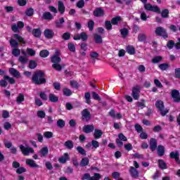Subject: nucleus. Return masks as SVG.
Returning a JSON list of instances; mask_svg holds the SVG:
<instances>
[{
	"label": "nucleus",
	"instance_id": "f257e3e1",
	"mask_svg": "<svg viewBox=\"0 0 180 180\" xmlns=\"http://www.w3.org/2000/svg\"><path fill=\"white\" fill-rule=\"evenodd\" d=\"M144 8L146 11H150L151 12H155L156 13H161L162 18H167L169 16V11L167 8H165L161 11V9H160L158 6H152L151 4H145Z\"/></svg>",
	"mask_w": 180,
	"mask_h": 180
},
{
	"label": "nucleus",
	"instance_id": "f03ea898",
	"mask_svg": "<svg viewBox=\"0 0 180 180\" xmlns=\"http://www.w3.org/2000/svg\"><path fill=\"white\" fill-rule=\"evenodd\" d=\"M32 82L37 85H40L46 82V79H44V73L42 71L36 72L32 77Z\"/></svg>",
	"mask_w": 180,
	"mask_h": 180
},
{
	"label": "nucleus",
	"instance_id": "7ed1b4c3",
	"mask_svg": "<svg viewBox=\"0 0 180 180\" xmlns=\"http://www.w3.org/2000/svg\"><path fill=\"white\" fill-rule=\"evenodd\" d=\"M51 61L53 63L52 67L56 71H61L63 70V66L60 64L61 62V58L58 55H53L51 57Z\"/></svg>",
	"mask_w": 180,
	"mask_h": 180
},
{
	"label": "nucleus",
	"instance_id": "20e7f679",
	"mask_svg": "<svg viewBox=\"0 0 180 180\" xmlns=\"http://www.w3.org/2000/svg\"><path fill=\"white\" fill-rule=\"evenodd\" d=\"M20 149L21 150L22 154H23V155L28 156L30 155V154H34V150L27 145L25 146L20 145Z\"/></svg>",
	"mask_w": 180,
	"mask_h": 180
},
{
	"label": "nucleus",
	"instance_id": "39448f33",
	"mask_svg": "<svg viewBox=\"0 0 180 180\" xmlns=\"http://www.w3.org/2000/svg\"><path fill=\"white\" fill-rule=\"evenodd\" d=\"M157 109H159L162 116H165L168 113V110L164 109V102L162 101H158L155 103Z\"/></svg>",
	"mask_w": 180,
	"mask_h": 180
},
{
	"label": "nucleus",
	"instance_id": "423d86ee",
	"mask_svg": "<svg viewBox=\"0 0 180 180\" xmlns=\"http://www.w3.org/2000/svg\"><path fill=\"white\" fill-rule=\"evenodd\" d=\"M155 34L158 36H162V37H168V34H167V31L165 30V29L161 27H158V28H156Z\"/></svg>",
	"mask_w": 180,
	"mask_h": 180
},
{
	"label": "nucleus",
	"instance_id": "0eeeda50",
	"mask_svg": "<svg viewBox=\"0 0 180 180\" xmlns=\"http://www.w3.org/2000/svg\"><path fill=\"white\" fill-rule=\"evenodd\" d=\"M74 40H82L83 41H86V40H88V35L85 32L75 34L74 36Z\"/></svg>",
	"mask_w": 180,
	"mask_h": 180
},
{
	"label": "nucleus",
	"instance_id": "6e6552de",
	"mask_svg": "<svg viewBox=\"0 0 180 180\" xmlns=\"http://www.w3.org/2000/svg\"><path fill=\"white\" fill-rule=\"evenodd\" d=\"M25 26V24L23 23V22L22 21H19L18 23H17V25L16 24H13L11 27V29L13 30V32H20V30L22 29V27H24Z\"/></svg>",
	"mask_w": 180,
	"mask_h": 180
},
{
	"label": "nucleus",
	"instance_id": "1a4fd4ad",
	"mask_svg": "<svg viewBox=\"0 0 180 180\" xmlns=\"http://www.w3.org/2000/svg\"><path fill=\"white\" fill-rule=\"evenodd\" d=\"M132 96L136 101L140 98V87L135 86L132 89Z\"/></svg>",
	"mask_w": 180,
	"mask_h": 180
},
{
	"label": "nucleus",
	"instance_id": "9d476101",
	"mask_svg": "<svg viewBox=\"0 0 180 180\" xmlns=\"http://www.w3.org/2000/svg\"><path fill=\"white\" fill-rule=\"evenodd\" d=\"M82 119L84 122H89L91 120V113L85 109L82 112Z\"/></svg>",
	"mask_w": 180,
	"mask_h": 180
},
{
	"label": "nucleus",
	"instance_id": "9b49d317",
	"mask_svg": "<svg viewBox=\"0 0 180 180\" xmlns=\"http://www.w3.org/2000/svg\"><path fill=\"white\" fill-rule=\"evenodd\" d=\"M25 163L31 168H39V165L33 159H26Z\"/></svg>",
	"mask_w": 180,
	"mask_h": 180
},
{
	"label": "nucleus",
	"instance_id": "f8f14e48",
	"mask_svg": "<svg viewBox=\"0 0 180 180\" xmlns=\"http://www.w3.org/2000/svg\"><path fill=\"white\" fill-rule=\"evenodd\" d=\"M172 97L174 102H180V94L178 90H173L172 91Z\"/></svg>",
	"mask_w": 180,
	"mask_h": 180
},
{
	"label": "nucleus",
	"instance_id": "ddd939ff",
	"mask_svg": "<svg viewBox=\"0 0 180 180\" xmlns=\"http://www.w3.org/2000/svg\"><path fill=\"white\" fill-rule=\"evenodd\" d=\"M170 158L175 160L176 164H180L179 152L175 151L170 153Z\"/></svg>",
	"mask_w": 180,
	"mask_h": 180
},
{
	"label": "nucleus",
	"instance_id": "4468645a",
	"mask_svg": "<svg viewBox=\"0 0 180 180\" xmlns=\"http://www.w3.org/2000/svg\"><path fill=\"white\" fill-rule=\"evenodd\" d=\"M44 34L46 39H53L54 37V32L52 30L46 29L44 32Z\"/></svg>",
	"mask_w": 180,
	"mask_h": 180
},
{
	"label": "nucleus",
	"instance_id": "2eb2a0df",
	"mask_svg": "<svg viewBox=\"0 0 180 180\" xmlns=\"http://www.w3.org/2000/svg\"><path fill=\"white\" fill-rule=\"evenodd\" d=\"M94 16L99 18V17L103 16L105 15V11H103V9H102L101 8H97L94 10Z\"/></svg>",
	"mask_w": 180,
	"mask_h": 180
},
{
	"label": "nucleus",
	"instance_id": "dca6fc26",
	"mask_svg": "<svg viewBox=\"0 0 180 180\" xmlns=\"http://www.w3.org/2000/svg\"><path fill=\"white\" fill-rule=\"evenodd\" d=\"M69 160H70V155H68V153H65L63 154L62 157L59 158L58 161L61 164H65V162H67V161H68Z\"/></svg>",
	"mask_w": 180,
	"mask_h": 180
},
{
	"label": "nucleus",
	"instance_id": "f3484780",
	"mask_svg": "<svg viewBox=\"0 0 180 180\" xmlns=\"http://www.w3.org/2000/svg\"><path fill=\"white\" fill-rule=\"evenodd\" d=\"M40 157H46L49 154V148L47 146L43 147L39 152Z\"/></svg>",
	"mask_w": 180,
	"mask_h": 180
},
{
	"label": "nucleus",
	"instance_id": "a211bd4d",
	"mask_svg": "<svg viewBox=\"0 0 180 180\" xmlns=\"http://www.w3.org/2000/svg\"><path fill=\"white\" fill-rule=\"evenodd\" d=\"M9 72L13 75V77H15V78H20V73L16 69L10 68Z\"/></svg>",
	"mask_w": 180,
	"mask_h": 180
},
{
	"label": "nucleus",
	"instance_id": "6ab92c4d",
	"mask_svg": "<svg viewBox=\"0 0 180 180\" xmlns=\"http://www.w3.org/2000/svg\"><path fill=\"white\" fill-rule=\"evenodd\" d=\"M65 22V20H64V18H59L58 20H56L55 22V25H56V27H58V28L64 27Z\"/></svg>",
	"mask_w": 180,
	"mask_h": 180
},
{
	"label": "nucleus",
	"instance_id": "aec40b11",
	"mask_svg": "<svg viewBox=\"0 0 180 180\" xmlns=\"http://www.w3.org/2000/svg\"><path fill=\"white\" fill-rule=\"evenodd\" d=\"M150 146L152 151H155V149L157 148V140L151 139L150 141Z\"/></svg>",
	"mask_w": 180,
	"mask_h": 180
},
{
	"label": "nucleus",
	"instance_id": "412c9836",
	"mask_svg": "<svg viewBox=\"0 0 180 180\" xmlns=\"http://www.w3.org/2000/svg\"><path fill=\"white\" fill-rule=\"evenodd\" d=\"M94 129V125H86L83 127V131H84V133H92Z\"/></svg>",
	"mask_w": 180,
	"mask_h": 180
},
{
	"label": "nucleus",
	"instance_id": "4be33fe9",
	"mask_svg": "<svg viewBox=\"0 0 180 180\" xmlns=\"http://www.w3.org/2000/svg\"><path fill=\"white\" fill-rule=\"evenodd\" d=\"M58 8L60 13H64L65 11V6H64V3H63V1H59L58 2Z\"/></svg>",
	"mask_w": 180,
	"mask_h": 180
},
{
	"label": "nucleus",
	"instance_id": "5701e85b",
	"mask_svg": "<svg viewBox=\"0 0 180 180\" xmlns=\"http://www.w3.org/2000/svg\"><path fill=\"white\" fill-rule=\"evenodd\" d=\"M42 18L46 20H51L53 19V16L50 12H45L43 13Z\"/></svg>",
	"mask_w": 180,
	"mask_h": 180
},
{
	"label": "nucleus",
	"instance_id": "b1692460",
	"mask_svg": "<svg viewBox=\"0 0 180 180\" xmlns=\"http://www.w3.org/2000/svg\"><path fill=\"white\" fill-rule=\"evenodd\" d=\"M129 172L133 178H137L139 176V172L133 167H131Z\"/></svg>",
	"mask_w": 180,
	"mask_h": 180
},
{
	"label": "nucleus",
	"instance_id": "393cba45",
	"mask_svg": "<svg viewBox=\"0 0 180 180\" xmlns=\"http://www.w3.org/2000/svg\"><path fill=\"white\" fill-rule=\"evenodd\" d=\"M94 40L97 44H102L103 43V41L102 40V37L99 34H94Z\"/></svg>",
	"mask_w": 180,
	"mask_h": 180
},
{
	"label": "nucleus",
	"instance_id": "a878e982",
	"mask_svg": "<svg viewBox=\"0 0 180 180\" xmlns=\"http://www.w3.org/2000/svg\"><path fill=\"white\" fill-rule=\"evenodd\" d=\"M102 134H103V133L102 132V131L99 130V129H95L94 130V139H101V137H102Z\"/></svg>",
	"mask_w": 180,
	"mask_h": 180
},
{
	"label": "nucleus",
	"instance_id": "bb28decb",
	"mask_svg": "<svg viewBox=\"0 0 180 180\" xmlns=\"http://www.w3.org/2000/svg\"><path fill=\"white\" fill-rule=\"evenodd\" d=\"M158 155L162 156L165 154V148L162 146H159L158 147Z\"/></svg>",
	"mask_w": 180,
	"mask_h": 180
},
{
	"label": "nucleus",
	"instance_id": "cd10ccee",
	"mask_svg": "<svg viewBox=\"0 0 180 180\" xmlns=\"http://www.w3.org/2000/svg\"><path fill=\"white\" fill-rule=\"evenodd\" d=\"M50 55V52L49 51L44 49L39 52L40 57H42L43 58H46V57H49Z\"/></svg>",
	"mask_w": 180,
	"mask_h": 180
},
{
	"label": "nucleus",
	"instance_id": "c85d7f7f",
	"mask_svg": "<svg viewBox=\"0 0 180 180\" xmlns=\"http://www.w3.org/2000/svg\"><path fill=\"white\" fill-rule=\"evenodd\" d=\"M25 101V96L22 94H20L17 98H16V102L17 103H18V105H20V103L21 102H24Z\"/></svg>",
	"mask_w": 180,
	"mask_h": 180
},
{
	"label": "nucleus",
	"instance_id": "c756f323",
	"mask_svg": "<svg viewBox=\"0 0 180 180\" xmlns=\"http://www.w3.org/2000/svg\"><path fill=\"white\" fill-rule=\"evenodd\" d=\"M49 98L51 102L56 103L58 101V97L53 94H50Z\"/></svg>",
	"mask_w": 180,
	"mask_h": 180
},
{
	"label": "nucleus",
	"instance_id": "7c9ffc66",
	"mask_svg": "<svg viewBox=\"0 0 180 180\" xmlns=\"http://www.w3.org/2000/svg\"><path fill=\"white\" fill-rule=\"evenodd\" d=\"M64 146L69 150H71V148H74V143H72V141H68L65 142Z\"/></svg>",
	"mask_w": 180,
	"mask_h": 180
},
{
	"label": "nucleus",
	"instance_id": "2f4dec72",
	"mask_svg": "<svg viewBox=\"0 0 180 180\" xmlns=\"http://www.w3.org/2000/svg\"><path fill=\"white\" fill-rule=\"evenodd\" d=\"M162 61V57L161 56H155L152 58V63L153 64H158V63H161Z\"/></svg>",
	"mask_w": 180,
	"mask_h": 180
},
{
	"label": "nucleus",
	"instance_id": "473e14b6",
	"mask_svg": "<svg viewBox=\"0 0 180 180\" xmlns=\"http://www.w3.org/2000/svg\"><path fill=\"white\" fill-rule=\"evenodd\" d=\"M88 164H89V159H88V158H84L82 159L80 162L81 167H86V165H88Z\"/></svg>",
	"mask_w": 180,
	"mask_h": 180
},
{
	"label": "nucleus",
	"instance_id": "72a5a7b5",
	"mask_svg": "<svg viewBox=\"0 0 180 180\" xmlns=\"http://www.w3.org/2000/svg\"><path fill=\"white\" fill-rule=\"evenodd\" d=\"M32 34H34L35 37H40V36H41V31L40 29H34L32 31Z\"/></svg>",
	"mask_w": 180,
	"mask_h": 180
},
{
	"label": "nucleus",
	"instance_id": "f704fd0d",
	"mask_svg": "<svg viewBox=\"0 0 180 180\" xmlns=\"http://www.w3.org/2000/svg\"><path fill=\"white\" fill-rule=\"evenodd\" d=\"M160 70L162 71H166L167 68H169V64L168 63H162L159 65Z\"/></svg>",
	"mask_w": 180,
	"mask_h": 180
},
{
	"label": "nucleus",
	"instance_id": "c9c22d12",
	"mask_svg": "<svg viewBox=\"0 0 180 180\" xmlns=\"http://www.w3.org/2000/svg\"><path fill=\"white\" fill-rule=\"evenodd\" d=\"M12 54L15 57H19V56H20V49L18 48H14L12 51Z\"/></svg>",
	"mask_w": 180,
	"mask_h": 180
},
{
	"label": "nucleus",
	"instance_id": "e433bc0d",
	"mask_svg": "<svg viewBox=\"0 0 180 180\" xmlns=\"http://www.w3.org/2000/svg\"><path fill=\"white\" fill-rule=\"evenodd\" d=\"M27 54L28 56H30L31 57H33V56H36V51H34L30 48H27Z\"/></svg>",
	"mask_w": 180,
	"mask_h": 180
},
{
	"label": "nucleus",
	"instance_id": "4c0bfd02",
	"mask_svg": "<svg viewBox=\"0 0 180 180\" xmlns=\"http://www.w3.org/2000/svg\"><path fill=\"white\" fill-rule=\"evenodd\" d=\"M10 44L11 47H13V49H18V46H19V43H18L15 39H11L10 41Z\"/></svg>",
	"mask_w": 180,
	"mask_h": 180
},
{
	"label": "nucleus",
	"instance_id": "58836bf2",
	"mask_svg": "<svg viewBox=\"0 0 180 180\" xmlns=\"http://www.w3.org/2000/svg\"><path fill=\"white\" fill-rule=\"evenodd\" d=\"M18 61L21 63V64H26V63H27V58L26 56H20Z\"/></svg>",
	"mask_w": 180,
	"mask_h": 180
},
{
	"label": "nucleus",
	"instance_id": "ea45409f",
	"mask_svg": "<svg viewBox=\"0 0 180 180\" xmlns=\"http://www.w3.org/2000/svg\"><path fill=\"white\" fill-rule=\"evenodd\" d=\"M57 126L60 127V129H63V127L65 126V122H64L63 120H58L57 121Z\"/></svg>",
	"mask_w": 180,
	"mask_h": 180
},
{
	"label": "nucleus",
	"instance_id": "a19ab883",
	"mask_svg": "<svg viewBox=\"0 0 180 180\" xmlns=\"http://www.w3.org/2000/svg\"><path fill=\"white\" fill-rule=\"evenodd\" d=\"M84 98L86 99V103L89 105L91 103V94L85 93Z\"/></svg>",
	"mask_w": 180,
	"mask_h": 180
},
{
	"label": "nucleus",
	"instance_id": "79ce46f5",
	"mask_svg": "<svg viewBox=\"0 0 180 180\" xmlns=\"http://www.w3.org/2000/svg\"><path fill=\"white\" fill-rule=\"evenodd\" d=\"M120 17H115L111 20L112 25H117L120 22Z\"/></svg>",
	"mask_w": 180,
	"mask_h": 180
},
{
	"label": "nucleus",
	"instance_id": "37998d69",
	"mask_svg": "<svg viewBox=\"0 0 180 180\" xmlns=\"http://www.w3.org/2000/svg\"><path fill=\"white\" fill-rule=\"evenodd\" d=\"M141 20H143V22H146L147 20V19H148V18H150V16H148L147 14H146V13L142 12L141 13V16H140Z\"/></svg>",
	"mask_w": 180,
	"mask_h": 180
},
{
	"label": "nucleus",
	"instance_id": "c03bdc74",
	"mask_svg": "<svg viewBox=\"0 0 180 180\" xmlns=\"http://www.w3.org/2000/svg\"><path fill=\"white\" fill-rule=\"evenodd\" d=\"M147 39V36L145 34H139L138 36L139 41H144Z\"/></svg>",
	"mask_w": 180,
	"mask_h": 180
},
{
	"label": "nucleus",
	"instance_id": "a18cd8bd",
	"mask_svg": "<svg viewBox=\"0 0 180 180\" xmlns=\"http://www.w3.org/2000/svg\"><path fill=\"white\" fill-rule=\"evenodd\" d=\"M127 53L129 54H131V55L134 54V51H135L134 47H133V46H127Z\"/></svg>",
	"mask_w": 180,
	"mask_h": 180
},
{
	"label": "nucleus",
	"instance_id": "49530a36",
	"mask_svg": "<svg viewBox=\"0 0 180 180\" xmlns=\"http://www.w3.org/2000/svg\"><path fill=\"white\" fill-rule=\"evenodd\" d=\"M44 137H45L46 139H51V137H53V132L51 131L44 132Z\"/></svg>",
	"mask_w": 180,
	"mask_h": 180
},
{
	"label": "nucleus",
	"instance_id": "de8ad7c7",
	"mask_svg": "<svg viewBox=\"0 0 180 180\" xmlns=\"http://www.w3.org/2000/svg\"><path fill=\"white\" fill-rule=\"evenodd\" d=\"M63 94L65 96H70V95H72V92L67 88L63 89Z\"/></svg>",
	"mask_w": 180,
	"mask_h": 180
},
{
	"label": "nucleus",
	"instance_id": "09e8293b",
	"mask_svg": "<svg viewBox=\"0 0 180 180\" xmlns=\"http://www.w3.org/2000/svg\"><path fill=\"white\" fill-rule=\"evenodd\" d=\"M37 116L41 119H44V117H46V112L43 110H39L37 112Z\"/></svg>",
	"mask_w": 180,
	"mask_h": 180
},
{
	"label": "nucleus",
	"instance_id": "8fccbe9b",
	"mask_svg": "<svg viewBox=\"0 0 180 180\" xmlns=\"http://www.w3.org/2000/svg\"><path fill=\"white\" fill-rule=\"evenodd\" d=\"M29 67H30V68L33 70V69L36 68V67H37V63L34 60H31V61H30Z\"/></svg>",
	"mask_w": 180,
	"mask_h": 180
},
{
	"label": "nucleus",
	"instance_id": "3c124183",
	"mask_svg": "<svg viewBox=\"0 0 180 180\" xmlns=\"http://www.w3.org/2000/svg\"><path fill=\"white\" fill-rule=\"evenodd\" d=\"M14 38L17 39V40H18V41H20V43H23V44H25V39H23V38L20 37L19 34H14Z\"/></svg>",
	"mask_w": 180,
	"mask_h": 180
},
{
	"label": "nucleus",
	"instance_id": "603ef678",
	"mask_svg": "<svg viewBox=\"0 0 180 180\" xmlns=\"http://www.w3.org/2000/svg\"><path fill=\"white\" fill-rule=\"evenodd\" d=\"M159 167H160V168H162V169H166L167 164L165 163L163 160H159Z\"/></svg>",
	"mask_w": 180,
	"mask_h": 180
},
{
	"label": "nucleus",
	"instance_id": "864d4df0",
	"mask_svg": "<svg viewBox=\"0 0 180 180\" xmlns=\"http://www.w3.org/2000/svg\"><path fill=\"white\" fill-rule=\"evenodd\" d=\"M94 25H95V22H94V20H91L89 21L88 27H89V30H91V31L94 30Z\"/></svg>",
	"mask_w": 180,
	"mask_h": 180
},
{
	"label": "nucleus",
	"instance_id": "5fc2aeb1",
	"mask_svg": "<svg viewBox=\"0 0 180 180\" xmlns=\"http://www.w3.org/2000/svg\"><path fill=\"white\" fill-rule=\"evenodd\" d=\"M77 150L78 151V153H79V154H82V155H86L85 150L83 149V148L81 147V146H77Z\"/></svg>",
	"mask_w": 180,
	"mask_h": 180
},
{
	"label": "nucleus",
	"instance_id": "6e6d98bb",
	"mask_svg": "<svg viewBox=\"0 0 180 180\" xmlns=\"http://www.w3.org/2000/svg\"><path fill=\"white\" fill-rule=\"evenodd\" d=\"M4 79L8 81L10 84H15V79L10 77L9 76H4Z\"/></svg>",
	"mask_w": 180,
	"mask_h": 180
},
{
	"label": "nucleus",
	"instance_id": "4d7b16f0",
	"mask_svg": "<svg viewBox=\"0 0 180 180\" xmlns=\"http://www.w3.org/2000/svg\"><path fill=\"white\" fill-rule=\"evenodd\" d=\"M121 34L122 37H126V36L129 34V30H127V29L126 28H123L122 30H121Z\"/></svg>",
	"mask_w": 180,
	"mask_h": 180
},
{
	"label": "nucleus",
	"instance_id": "13d9d810",
	"mask_svg": "<svg viewBox=\"0 0 180 180\" xmlns=\"http://www.w3.org/2000/svg\"><path fill=\"white\" fill-rule=\"evenodd\" d=\"M63 40H70L71 38V35L70 34V32H65L62 36Z\"/></svg>",
	"mask_w": 180,
	"mask_h": 180
},
{
	"label": "nucleus",
	"instance_id": "bf43d9fd",
	"mask_svg": "<svg viewBox=\"0 0 180 180\" xmlns=\"http://www.w3.org/2000/svg\"><path fill=\"white\" fill-rule=\"evenodd\" d=\"M68 47L70 51H72V52L75 51V45H74V44H72L71 42L69 43L68 44Z\"/></svg>",
	"mask_w": 180,
	"mask_h": 180
},
{
	"label": "nucleus",
	"instance_id": "052dcab7",
	"mask_svg": "<svg viewBox=\"0 0 180 180\" xmlns=\"http://www.w3.org/2000/svg\"><path fill=\"white\" fill-rule=\"evenodd\" d=\"M90 57L91 58H98V57H99V53H98L96 51H91L90 52Z\"/></svg>",
	"mask_w": 180,
	"mask_h": 180
},
{
	"label": "nucleus",
	"instance_id": "680f3d73",
	"mask_svg": "<svg viewBox=\"0 0 180 180\" xmlns=\"http://www.w3.org/2000/svg\"><path fill=\"white\" fill-rule=\"evenodd\" d=\"M84 6H85V1L84 0H79L77 3V8H84Z\"/></svg>",
	"mask_w": 180,
	"mask_h": 180
},
{
	"label": "nucleus",
	"instance_id": "e2e57ef3",
	"mask_svg": "<svg viewBox=\"0 0 180 180\" xmlns=\"http://www.w3.org/2000/svg\"><path fill=\"white\" fill-rule=\"evenodd\" d=\"M101 179V174L96 173L94 176L90 177V180H99Z\"/></svg>",
	"mask_w": 180,
	"mask_h": 180
},
{
	"label": "nucleus",
	"instance_id": "0e129e2a",
	"mask_svg": "<svg viewBox=\"0 0 180 180\" xmlns=\"http://www.w3.org/2000/svg\"><path fill=\"white\" fill-rule=\"evenodd\" d=\"M124 148L127 151H131V150H133V146L131 143H127L124 145Z\"/></svg>",
	"mask_w": 180,
	"mask_h": 180
},
{
	"label": "nucleus",
	"instance_id": "69168bd1",
	"mask_svg": "<svg viewBox=\"0 0 180 180\" xmlns=\"http://www.w3.org/2000/svg\"><path fill=\"white\" fill-rule=\"evenodd\" d=\"M26 15L27 16H33V13H34V11L33 8H28L26 11H25Z\"/></svg>",
	"mask_w": 180,
	"mask_h": 180
},
{
	"label": "nucleus",
	"instance_id": "338daca9",
	"mask_svg": "<svg viewBox=\"0 0 180 180\" xmlns=\"http://www.w3.org/2000/svg\"><path fill=\"white\" fill-rule=\"evenodd\" d=\"M105 29H107V30H112V22H110V21L105 22Z\"/></svg>",
	"mask_w": 180,
	"mask_h": 180
},
{
	"label": "nucleus",
	"instance_id": "774afa93",
	"mask_svg": "<svg viewBox=\"0 0 180 180\" xmlns=\"http://www.w3.org/2000/svg\"><path fill=\"white\" fill-rule=\"evenodd\" d=\"M91 146H93L94 148H98V147H99V142L93 140L91 141Z\"/></svg>",
	"mask_w": 180,
	"mask_h": 180
}]
</instances>
